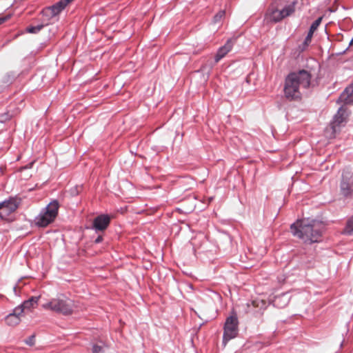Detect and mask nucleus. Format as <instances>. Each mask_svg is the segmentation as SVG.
Here are the masks:
<instances>
[{"instance_id":"2eb2a0df","label":"nucleus","mask_w":353,"mask_h":353,"mask_svg":"<svg viewBox=\"0 0 353 353\" xmlns=\"http://www.w3.org/2000/svg\"><path fill=\"white\" fill-rule=\"evenodd\" d=\"M65 7L66 6L64 4L62 0H61L54 5L48 8V10L51 12L52 16H56L59 14Z\"/></svg>"},{"instance_id":"6e6552de","label":"nucleus","mask_w":353,"mask_h":353,"mask_svg":"<svg viewBox=\"0 0 353 353\" xmlns=\"http://www.w3.org/2000/svg\"><path fill=\"white\" fill-rule=\"evenodd\" d=\"M111 218L108 214H101L95 217L92 222V228L98 232H103L109 226Z\"/></svg>"},{"instance_id":"393cba45","label":"nucleus","mask_w":353,"mask_h":353,"mask_svg":"<svg viewBox=\"0 0 353 353\" xmlns=\"http://www.w3.org/2000/svg\"><path fill=\"white\" fill-rule=\"evenodd\" d=\"M321 21L322 17H319L312 23V24L310 26V29L315 32L317 30L318 27L320 26Z\"/></svg>"},{"instance_id":"ddd939ff","label":"nucleus","mask_w":353,"mask_h":353,"mask_svg":"<svg viewBox=\"0 0 353 353\" xmlns=\"http://www.w3.org/2000/svg\"><path fill=\"white\" fill-rule=\"evenodd\" d=\"M19 112L18 109L15 108L13 106H9L6 112L0 114V121L1 122H6L11 119L14 116L17 114Z\"/></svg>"},{"instance_id":"4be33fe9","label":"nucleus","mask_w":353,"mask_h":353,"mask_svg":"<svg viewBox=\"0 0 353 353\" xmlns=\"http://www.w3.org/2000/svg\"><path fill=\"white\" fill-rule=\"evenodd\" d=\"M25 309L23 307L22 305H19L18 307H16L13 310V314H15L17 316L19 317L21 319L22 316H23V314L25 312Z\"/></svg>"},{"instance_id":"7ed1b4c3","label":"nucleus","mask_w":353,"mask_h":353,"mask_svg":"<svg viewBox=\"0 0 353 353\" xmlns=\"http://www.w3.org/2000/svg\"><path fill=\"white\" fill-rule=\"evenodd\" d=\"M42 307L65 316L85 310V305L80 301L72 300L64 294H60L43 303Z\"/></svg>"},{"instance_id":"9b49d317","label":"nucleus","mask_w":353,"mask_h":353,"mask_svg":"<svg viewBox=\"0 0 353 353\" xmlns=\"http://www.w3.org/2000/svg\"><path fill=\"white\" fill-rule=\"evenodd\" d=\"M337 102L343 103L345 105L353 103V84L345 88Z\"/></svg>"},{"instance_id":"20e7f679","label":"nucleus","mask_w":353,"mask_h":353,"mask_svg":"<svg viewBox=\"0 0 353 353\" xmlns=\"http://www.w3.org/2000/svg\"><path fill=\"white\" fill-rule=\"evenodd\" d=\"M239 319L236 312L232 310L226 318L223 325V344L224 346L239 334Z\"/></svg>"},{"instance_id":"cd10ccee","label":"nucleus","mask_w":353,"mask_h":353,"mask_svg":"<svg viewBox=\"0 0 353 353\" xmlns=\"http://www.w3.org/2000/svg\"><path fill=\"white\" fill-rule=\"evenodd\" d=\"M103 241V236L101 235H99L95 240V243H99Z\"/></svg>"},{"instance_id":"6ab92c4d","label":"nucleus","mask_w":353,"mask_h":353,"mask_svg":"<svg viewBox=\"0 0 353 353\" xmlns=\"http://www.w3.org/2000/svg\"><path fill=\"white\" fill-rule=\"evenodd\" d=\"M343 233L347 235H353V215L347 221Z\"/></svg>"},{"instance_id":"9d476101","label":"nucleus","mask_w":353,"mask_h":353,"mask_svg":"<svg viewBox=\"0 0 353 353\" xmlns=\"http://www.w3.org/2000/svg\"><path fill=\"white\" fill-rule=\"evenodd\" d=\"M234 41L235 39H230L228 40L223 46L218 50L214 59L216 63L222 59L232 50Z\"/></svg>"},{"instance_id":"a211bd4d","label":"nucleus","mask_w":353,"mask_h":353,"mask_svg":"<svg viewBox=\"0 0 353 353\" xmlns=\"http://www.w3.org/2000/svg\"><path fill=\"white\" fill-rule=\"evenodd\" d=\"M251 305L254 308H258L259 310H265L268 303L264 299H256L252 301Z\"/></svg>"},{"instance_id":"a878e982","label":"nucleus","mask_w":353,"mask_h":353,"mask_svg":"<svg viewBox=\"0 0 353 353\" xmlns=\"http://www.w3.org/2000/svg\"><path fill=\"white\" fill-rule=\"evenodd\" d=\"M26 343L32 346L34 344V336H32L26 340Z\"/></svg>"},{"instance_id":"39448f33","label":"nucleus","mask_w":353,"mask_h":353,"mask_svg":"<svg viewBox=\"0 0 353 353\" xmlns=\"http://www.w3.org/2000/svg\"><path fill=\"white\" fill-rule=\"evenodd\" d=\"M59 208L57 201L54 200L50 203L46 207V212L37 218V223L41 227H46L51 223L57 216Z\"/></svg>"},{"instance_id":"f257e3e1","label":"nucleus","mask_w":353,"mask_h":353,"mask_svg":"<svg viewBox=\"0 0 353 353\" xmlns=\"http://www.w3.org/2000/svg\"><path fill=\"white\" fill-rule=\"evenodd\" d=\"M311 79V74L305 70L290 73L285 79V97L290 101L300 99L303 92L310 88Z\"/></svg>"},{"instance_id":"423d86ee","label":"nucleus","mask_w":353,"mask_h":353,"mask_svg":"<svg viewBox=\"0 0 353 353\" xmlns=\"http://www.w3.org/2000/svg\"><path fill=\"white\" fill-rule=\"evenodd\" d=\"M341 194L347 196L353 192V174L349 169H345L342 173L341 182Z\"/></svg>"},{"instance_id":"b1692460","label":"nucleus","mask_w":353,"mask_h":353,"mask_svg":"<svg viewBox=\"0 0 353 353\" xmlns=\"http://www.w3.org/2000/svg\"><path fill=\"white\" fill-rule=\"evenodd\" d=\"M225 12L224 10H220L213 18L214 23H219L224 18Z\"/></svg>"},{"instance_id":"bb28decb","label":"nucleus","mask_w":353,"mask_h":353,"mask_svg":"<svg viewBox=\"0 0 353 353\" xmlns=\"http://www.w3.org/2000/svg\"><path fill=\"white\" fill-rule=\"evenodd\" d=\"M312 37H313L312 35L307 34V35L305 39V41H304L305 45H308L311 42Z\"/></svg>"},{"instance_id":"c85d7f7f","label":"nucleus","mask_w":353,"mask_h":353,"mask_svg":"<svg viewBox=\"0 0 353 353\" xmlns=\"http://www.w3.org/2000/svg\"><path fill=\"white\" fill-rule=\"evenodd\" d=\"M74 0H62L64 4L67 6L69 3L72 2Z\"/></svg>"},{"instance_id":"5701e85b","label":"nucleus","mask_w":353,"mask_h":353,"mask_svg":"<svg viewBox=\"0 0 353 353\" xmlns=\"http://www.w3.org/2000/svg\"><path fill=\"white\" fill-rule=\"evenodd\" d=\"M105 345L101 342V344H94L92 347V353H103Z\"/></svg>"},{"instance_id":"aec40b11","label":"nucleus","mask_w":353,"mask_h":353,"mask_svg":"<svg viewBox=\"0 0 353 353\" xmlns=\"http://www.w3.org/2000/svg\"><path fill=\"white\" fill-rule=\"evenodd\" d=\"M295 3V2H293L292 4L287 6L286 7L281 10V13L282 15H283V18L290 16L294 12Z\"/></svg>"},{"instance_id":"c756f323","label":"nucleus","mask_w":353,"mask_h":353,"mask_svg":"<svg viewBox=\"0 0 353 353\" xmlns=\"http://www.w3.org/2000/svg\"><path fill=\"white\" fill-rule=\"evenodd\" d=\"M7 20V17H0V25Z\"/></svg>"},{"instance_id":"412c9836","label":"nucleus","mask_w":353,"mask_h":353,"mask_svg":"<svg viewBox=\"0 0 353 353\" xmlns=\"http://www.w3.org/2000/svg\"><path fill=\"white\" fill-rule=\"evenodd\" d=\"M43 27L44 26L43 24L38 25L36 26H28L27 28V32L31 34H36L39 32Z\"/></svg>"},{"instance_id":"f03ea898","label":"nucleus","mask_w":353,"mask_h":353,"mask_svg":"<svg viewBox=\"0 0 353 353\" xmlns=\"http://www.w3.org/2000/svg\"><path fill=\"white\" fill-rule=\"evenodd\" d=\"M324 229L322 222L317 220L303 219L291 225L292 234L305 243L319 242Z\"/></svg>"},{"instance_id":"f3484780","label":"nucleus","mask_w":353,"mask_h":353,"mask_svg":"<svg viewBox=\"0 0 353 353\" xmlns=\"http://www.w3.org/2000/svg\"><path fill=\"white\" fill-rule=\"evenodd\" d=\"M21 322V319L13 313L8 314L6 317V323L10 326H16Z\"/></svg>"},{"instance_id":"2f4dec72","label":"nucleus","mask_w":353,"mask_h":353,"mask_svg":"<svg viewBox=\"0 0 353 353\" xmlns=\"http://www.w3.org/2000/svg\"><path fill=\"white\" fill-rule=\"evenodd\" d=\"M247 305H248V308L250 310L251 305L249 303H248Z\"/></svg>"},{"instance_id":"f8f14e48","label":"nucleus","mask_w":353,"mask_h":353,"mask_svg":"<svg viewBox=\"0 0 353 353\" xmlns=\"http://www.w3.org/2000/svg\"><path fill=\"white\" fill-rule=\"evenodd\" d=\"M283 19L281 10H279L274 7H271L268 10L265 14V19L268 21L278 22Z\"/></svg>"},{"instance_id":"7c9ffc66","label":"nucleus","mask_w":353,"mask_h":353,"mask_svg":"<svg viewBox=\"0 0 353 353\" xmlns=\"http://www.w3.org/2000/svg\"><path fill=\"white\" fill-rule=\"evenodd\" d=\"M314 32V31L310 28L309 32H308L307 34L313 36Z\"/></svg>"},{"instance_id":"1a4fd4ad","label":"nucleus","mask_w":353,"mask_h":353,"mask_svg":"<svg viewBox=\"0 0 353 353\" xmlns=\"http://www.w3.org/2000/svg\"><path fill=\"white\" fill-rule=\"evenodd\" d=\"M348 115L349 112L347 108L343 105L339 109L331 123L340 129L343 123L347 122Z\"/></svg>"},{"instance_id":"0eeeda50","label":"nucleus","mask_w":353,"mask_h":353,"mask_svg":"<svg viewBox=\"0 0 353 353\" xmlns=\"http://www.w3.org/2000/svg\"><path fill=\"white\" fill-rule=\"evenodd\" d=\"M19 205L17 199L10 198L8 200L0 203V218L4 219L15 212Z\"/></svg>"},{"instance_id":"dca6fc26","label":"nucleus","mask_w":353,"mask_h":353,"mask_svg":"<svg viewBox=\"0 0 353 353\" xmlns=\"http://www.w3.org/2000/svg\"><path fill=\"white\" fill-rule=\"evenodd\" d=\"M39 296H32L28 300L25 301L21 305L26 310H30L35 307L38 304Z\"/></svg>"},{"instance_id":"4468645a","label":"nucleus","mask_w":353,"mask_h":353,"mask_svg":"<svg viewBox=\"0 0 353 353\" xmlns=\"http://www.w3.org/2000/svg\"><path fill=\"white\" fill-rule=\"evenodd\" d=\"M340 129L333 123H330V125L327 126L324 132V135L326 138L331 139L336 137V134Z\"/></svg>"}]
</instances>
